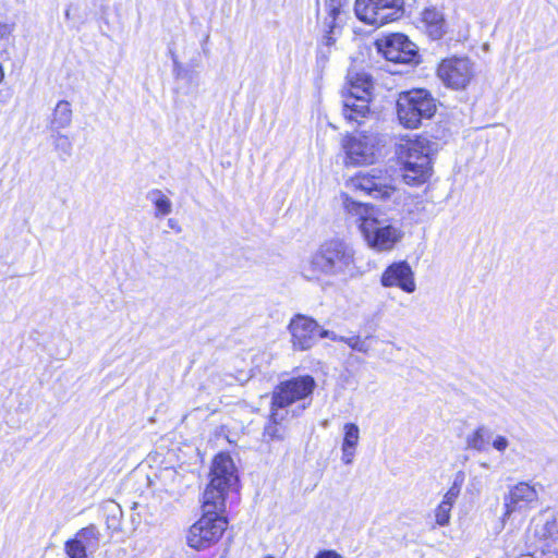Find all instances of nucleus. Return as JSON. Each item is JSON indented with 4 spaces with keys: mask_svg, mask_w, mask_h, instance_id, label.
I'll use <instances>...</instances> for the list:
<instances>
[{
    "mask_svg": "<svg viewBox=\"0 0 558 558\" xmlns=\"http://www.w3.org/2000/svg\"><path fill=\"white\" fill-rule=\"evenodd\" d=\"M291 343L294 350L305 351L315 345L319 338V324L305 315H295L289 324Z\"/></svg>",
    "mask_w": 558,
    "mask_h": 558,
    "instance_id": "obj_13",
    "label": "nucleus"
},
{
    "mask_svg": "<svg viewBox=\"0 0 558 558\" xmlns=\"http://www.w3.org/2000/svg\"><path fill=\"white\" fill-rule=\"evenodd\" d=\"M227 526L228 521L223 515L203 513L187 530L186 543L196 550L207 549L219 542Z\"/></svg>",
    "mask_w": 558,
    "mask_h": 558,
    "instance_id": "obj_6",
    "label": "nucleus"
},
{
    "mask_svg": "<svg viewBox=\"0 0 558 558\" xmlns=\"http://www.w3.org/2000/svg\"><path fill=\"white\" fill-rule=\"evenodd\" d=\"M13 32V27L9 24L0 23V39L8 38Z\"/></svg>",
    "mask_w": 558,
    "mask_h": 558,
    "instance_id": "obj_35",
    "label": "nucleus"
},
{
    "mask_svg": "<svg viewBox=\"0 0 558 558\" xmlns=\"http://www.w3.org/2000/svg\"><path fill=\"white\" fill-rule=\"evenodd\" d=\"M104 558H117L112 553H106Z\"/></svg>",
    "mask_w": 558,
    "mask_h": 558,
    "instance_id": "obj_37",
    "label": "nucleus"
},
{
    "mask_svg": "<svg viewBox=\"0 0 558 558\" xmlns=\"http://www.w3.org/2000/svg\"><path fill=\"white\" fill-rule=\"evenodd\" d=\"M369 100H344L343 116L348 121H355L360 123V118H365L369 112Z\"/></svg>",
    "mask_w": 558,
    "mask_h": 558,
    "instance_id": "obj_22",
    "label": "nucleus"
},
{
    "mask_svg": "<svg viewBox=\"0 0 558 558\" xmlns=\"http://www.w3.org/2000/svg\"><path fill=\"white\" fill-rule=\"evenodd\" d=\"M476 75V64L468 57H450L440 61L437 76L451 89H465Z\"/></svg>",
    "mask_w": 558,
    "mask_h": 558,
    "instance_id": "obj_9",
    "label": "nucleus"
},
{
    "mask_svg": "<svg viewBox=\"0 0 558 558\" xmlns=\"http://www.w3.org/2000/svg\"><path fill=\"white\" fill-rule=\"evenodd\" d=\"M342 148L348 163L372 165L379 157V138L374 134L348 135L342 142Z\"/></svg>",
    "mask_w": 558,
    "mask_h": 558,
    "instance_id": "obj_11",
    "label": "nucleus"
},
{
    "mask_svg": "<svg viewBox=\"0 0 558 558\" xmlns=\"http://www.w3.org/2000/svg\"><path fill=\"white\" fill-rule=\"evenodd\" d=\"M263 558H275V557H274V556L268 555V556H265V557H263Z\"/></svg>",
    "mask_w": 558,
    "mask_h": 558,
    "instance_id": "obj_39",
    "label": "nucleus"
},
{
    "mask_svg": "<svg viewBox=\"0 0 558 558\" xmlns=\"http://www.w3.org/2000/svg\"><path fill=\"white\" fill-rule=\"evenodd\" d=\"M461 485L454 482L434 509L435 525L445 527L450 524L452 508L460 495Z\"/></svg>",
    "mask_w": 558,
    "mask_h": 558,
    "instance_id": "obj_19",
    "label": "nucleus"
},
{
    "mask_svg": "<svg viewBox=\"0 0 558 558\" xmlns=\"http://www.w3.org/2000/svg\"><path fill=\"white\" fill-rule=\"evenodd\" d=\"M535 534L539 538H554L558 535V521L551 515L548 517L542 525H537L535 529Z\"/></svg>",
    "mask_w": 558,
    "mask_h": 558,
    "instance_id": "obj_26",
    "label": "nucleus"
},
{
    "mask_svg": "<svg viewBox=\"0 0 558 558\" xmlns=\"http://www.w3.org/2000/svg\"><path fill=\"white\" fill-rule=\"evenodd\" d=\"M305 408H306V404H305V403H303V404L301 405V410H304Z\"/></svg>",
    "mask_w": 558,
    "mask_h": 558,
    "instance_id": "obj_38",
    "label": "nucleus"
},
{
    "mask_svg": "<svg viewBox=\"0 0 558 558\" xmlns=\"http://www.w3.org/2000/svg\"><path fill=\"white\" fill-rule=\"evenodd\" d=\"M303 276L323 287L332 284L333 279L347 282L362 276L354 246L341 239L323 242L304 263Z\"/></svg>",
    "mask_w": 558,
    "mask_h": 558,
    "instance_id": "obj_1",
    "label": "nucleus"
},
{
    "mask_svg": "<svg viewBox=\"0 0 558 558\" xmlns=\"http://www.w3.org/2000/svg\"><path fill=\"white\" fill-rule=\"evenodd\" d=\"M432 143L428 138L417 136L401 142L397 155L403 165V180L407 184L418 185L432 175Z\"/></svg>",
    "mask_w": 558,
    "mask_h": 558,
    "instance_id": "obj_2",
    "label": "nucleus"
},
{
    "mask_svg": "<svg viewBox=\"0 0 558 558\" xmlns=\"http://www.w3.org/2000/svg\"><path fill=\"white\" fill-rule=\"evenodd\" d=\"M5 80V70L3 64L0 62V84H2Z\"/></svg>",
    "mask_w": 558,
    "mask_h": 558,
    "instance_id": "obj_36",
    "label": "nucleus"
},
{
    "mask_svg": "<svg viewBox=\"0 0 558 558\" xmlns=\"http://www.w3.org/2000/svg\"><path fill=\"white\" fill-rule=\"evenodd\" d=\"M349 347L360 352L366 351L365 342L362 341L359 337H351L343 340Z\"/></svg>",
    "mask_w": 558,
    "mask_h": 558,
    "instance_id": "obj_31",
    "label": "nucleus"
},
{
    "mask_svg": "<svg viewBox=\"0 0 558 558\" xmlns=\"http://www.w3.org/2000/svg\"><path fill=\"white\" fill-rule=\"evenodd\" d=\"M56 145L58 148H62L65 153L70 151L71 144L69 138L64 135H60L57 137Z\"/></svg>",
    "mask_w": 558,
    "mask_h": 558,
    "instance_id": "obj_33",
    "label": "nucleus"
},
{
    "mask_svg": "<svg viewBox=\"0 0 558 558\" xmlns=\"http://www.w3.org/2000/svg\"><path fill=\"white\" fill-rule=\"evenodd\" d=\"M148 199L155 206V217H163L172 211V203L170 198L165 195L160 190H153L148 193Z\"/></svg>",
    "mask_w": 558,
    "mask_h": 558,
    "instance_id": "obj_25",
    "label": "nucleus"
},
{
    "mask_svg": "<svg viewBox=\"0 0 558 558\" xmlns=\"http://www.w3.org/2000/svg\"><path fill=\"white\" fill-rule=\"evenodd\" d=\"M236 482V469L231 457L226 453L217 454L213 461L209 483L231 489Z\"/></svg>",
    "mask_w": 558,
    "mask_h": 558,
    "instance_id": "obj_16",
    "label": "nucleus"
},
{
    "mask_svg": "<svg viewBox=\"0 0 558 558\" xmlns=\"http://www.w3.org/2000/svg\"><path fill=\"white\" fill-rule=\"evenodd\" d=\"M87 549H85L82 545H80L75 539H69L65 543V553L69 558H87L86 554Z\"/></svg>",
    "mask_w": 558,
    "mask_h": 558,
    "instance_id": "obj_28",
    "label": "nucleus"
},
{
    "mask_svg": "<svg viewBox=\"0 0 558 558\" xmlns=\"http://www.w3.org/2000/svg\"><path fill=\"white\" fill-rule=\"evenodd\" d=\"M402 223L377 214L372 223L364 228L362 238L371 250L387 253L395 250L404 238Z\"/></svg>",
    "mask_w": 558,
    "mask_h": 558,
    "instance_id": "obj_5",
    "label": "nucleus"
},
{
    "mask_svg": "<svg viewBox=\"0 0 558 558\" xmlns=\"http://www.w3.org/2000/svg\"><path fill=\"white\" fill-rule=\"evenodd\" d=\"M345 4V0H329L327 7L329 11V15L333 21L339 19L342 13V8Z\"/></svg>",
    "mask_w": 558,
    "mask_h": 558,
    "instance_id": "obj_29",
    "label": "nucleus"
},
{
    "mask_svg": "<svg viewBox=\"0 0 558 558\" xmlns=\"http://www.w3.org/2000/svg\"><path fill=\"white\" fill-rule=\"evenodd\" d=\"M510 442L506 436L495 435L492 439V446L495 450L500 453H504L509 447Z\"/></svg>",
    "mask_w": 558,
    "mask_h": 558,
    "instance_id": "obj_30",
    "label": "nucleus"
},
{
    "mask_svg": "<svg viewBox=\"0 0 558 558\" xmlns=\"http://www.w3.org/2000/svg\"><path fill=\"white\" fill-rule=\"evenodd\" d=\"M437 110L435 98L423 88L411 89L399 94L397 116L405 129H417L423 119H430Z\"/></svg>",
    "mask_w": 558,
    "mask_h": 558,
    "instance_id": "obj_3",
    "label": "nucleus"
},
{
    "mask_svg": "<svg viewBox=\"0 0 558 558\" xmlns=\"http://www.w3.org/2000/svg\"><path fill=\"white\" fill-rule=\"evenodd\" d=\"M380 283L385 288H399L409 294L416 290L414 271L405 260L389 265L381 274Z\"/></svg>",
    "mask_w": 558,
    "mask_h": 558,
    "instance_id": "obj_14",
    "label": "nucleus"
},
{
    "mask_svg": "<svg viewBox=\"0 0 558 558\" xmlns=\"http://www.w3.org/2000/svg\"><path fill=\"white\" fill-rule=\"evenodd\" d=\"M403 5V0H355L354 13L365 24L383 26L400 19Z\"/></svg>",
    "mask_w": 558,
    "mask_h": 558,
    "instance_id": "obj_7",
    "label": "nucleus"
},
{
    "mask_svg": "<svg viewBox=\"0 0 558 558\" xmlns=\"http://www.w3.org/2000/svg\"><path fill=\"white\" fill-rule=\"evenodd\" d=\"M343 438L341 442V461L344 465L353 463L361 439V432L357 424L344 423L342 426Z\"/></svg>",
    "mask_w": 558,
    "mask_h": 558,
    "instance_id": "obj_17",
    "label": "nucleus"
},
{
    "mask_svg": "<svg viewBox=\"0 0 558 558\" xmlns=\"http://www.w3.org/2000/svg\"><path fill=\"white\" fill-rule=\"evenodd\" d=\"M344 186L351 192L368 195L376 199H389L396 193V187L386 172L378 169L357 172L345 180Z\"/></svg>",
    "mask_w": 558,
    "mask_h": 558,
    "instance_id": "obj_8",
    "label": "nucleus"
},
{
    "mask_svg": "<svg viewBox=\"0 0 558 558\" xmlns=\"http://www.w3.org/2000/svg\"><path fill=\"white\" fill-rule=\"evenodd\" d=\"M319 338H328V339H330L332 341H338V340L343 341L344 340L343 337H338L333 331H329L327 329H324L322 326H320Z\"/></svg>",
    "mask_w": 558,
    "mask_h": 558,
    "instance_id": "obj_34",
    "label": "nucleus"
},
{
    "mask_svg": "<svg viewBox=\"0 0 558 558\" xmlns=\"http://www.w3.org/2000/svg\"><path fill=\"white\" fill-rule=\"evenodd\" d=\"M314 558H344L340 553L335 549H322Z\"/></svg>",
    "mask_w": 558,
    "mask_h": 558,
    "instance_id": "obj_32",
    "label": "nucleus"
},
{
    "mask_svg": "<svg viewBox=\"0 0 558 558\" xmlns=\"http://www.w3.org/2000/svg\"><path fill=\"white\" fill-rule=\"evenodd\" d=\"M73 539L82 545L85 549H96L100 541V532L95 525H88L81 529L74 535Z\"/></svg>",
    "mask_w": 558,
    "mask_h": 558,
    "instance_id": "obj_23",
    "label": "nucleus"
},
{
    "mask_svg": "<svg viewBox=\"0 0 558 558\" xmlns=\"http://www.w3.org/2000/svg\"><path fill=\"white\" fill-rule=\"evenodd\" d=\"M378 51L391 62L412 63L417 58V47L403 34H391L376 43Z\"/></svg>",
    "mask_w": 558,
    "mask_h": 558,
    "instance_id": "obj_12",
    "label": "nucleus"
},
{
    "mask_svg": "<svg viewBox=\"0 0 558 558\" xmlns=\"http://www.w3.org/2000/svg\"><path fill=\"white\" fill-rule=\"evenodd\" d=\"M539 494L535 485L527 482H519L511 486L504 497L505 512L502 522L507 523L517 514L525 518L527 512L536 507Z\"/></svg>",
    "mask_w": 558,
    "mask_h": 558,
    "instance_id": "obj_10",
    "label": "nucleus"
},
{
    "mask_svg": "<svg viewBox=\"0 0 558 558\" xmlns=\"http://www.w3.org/2000/svg\"><path fill=\"white\" fill-rule=\"evenodd\" d=\"M230 488L209 483L203 494V513L220 514L225 511L226 496Z\"/></svg>",
    "mask_w": 558,
    "mask_h": 558,
    "instance_id": "obj_18",
    "label": "nucleus"
},
{
    "mask_svg": "<svg viewBox=\"0 0 558 558\" xmlns=\"http://www.w3.org/2000/svg\"><path fill=\"white\" fill-rule=\"evenodd\" d=\"M339 199L344 213L354 219L362 234L364 228H367L377 216V210L369 204L353 199L348 192H341Z\"/></svg>",
    "mask_w": 558,
    "mask_h": 558,
    "instance_id": "obj_15",
    "label": "nucleus"
},
{
    "mask_svg": "<svg viewBox=\"0 0 558 558\" xmlns=\"http://www.w3.org/2000/svg\"><path fill=\"white\" fill-rule=\"evenodd\" d=\"M422 23L433 39H440L447 32L444 14L435 8L425 9L422 14Z\"/></svg>",
    "mask_w": 558,
    "mask_h": 558,
    "instance_id": "obj_20",
    "label": "nucleus"
},
{
    "mask_svg": "<svg viewBox=\"0 0 558 558\" xmlns=\"http://www.w3.org/2000/svg\"><path fill=\"white\" fill-rule=\"evenodd\" d=\"M72 122V109L69 101L61 100L57 104L51 123L57 129L68 128Z\"/></svg>",
    "mask_w": 558,
    "mask_h": 558,
    "instance_id": "obj_24",
    "label": "nucleus"
},
{
    "mask_svg": "<svg viewBox=\"0 0 558 558\" xmlns=\"http://www.w3.org/2000/svg\"><path fill=\"white\" fill-rule=\"evenodd\" d=\"M349 82V96L345 99L371 100L373 84L366 74L350 75Z\"/></svg>",
    "mask_w": 558,
    "mask_h": 558,
    "instance_id": "obj_21",
    "label": "nucleus"
},
{
    "mask_svg": "<svg viewBox=\"0 0 558 558\" xmlns=\"http://www.w3.org/2000/svg\"><path fill=\"white\" fill-rule=\"evenodd\" d=\"M466 445L471 449L483 451L486 449L485 428L478 427L466 437Z\"/></svg>",
    "mask_w": 558,
    "mask_h": 558,
    "instance_id": "obj_27",
    "label": "nucleus"
},
{
    "mask_svg": "<svg viewBox=\"0 0 558 558\" xmlns=\"http://www.w3.org/2000/svg\"><path fill=\"white\" fill-rule=\"evenodd\" d=\"M316 387L315 379L310 375L294 377L281 383L272 393L271 414L274 423L278 424L287 418V407L308 399Z\"/></svg>",
    "mask_w": 558,
    "mask_h": 558,
    "instance_id": "obj_4",
    "label": "nucleus"
}]
</instances>
